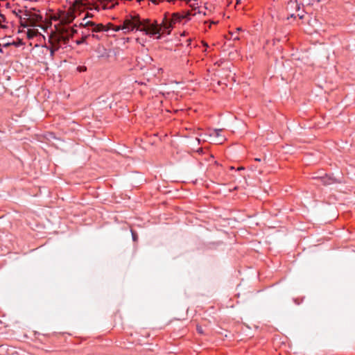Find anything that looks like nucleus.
<instances>
[{
	"mask_svg": "<svg viewBox=\"0 0 355 355\" xmlns=\"http://www.w3.org/2000/svg\"><path fill=\"white\" fill-rule=\"evenodd\" d=\"M85 7H86V5L83 2H82L80 0H76L74 1L73 8H74L75 10H80L82 8H85Z\"/></svg>",
	"mask_w": 355,
	"mask_h": 355,
	"instance_id": "nucleus-7",
	"label": "nucleus"
},
{
	"mask_svg": "<svg viewBox=\"0 0 355 355\" xmlns=\"http://www.w3.org/2000/svg\"><path fill=\"white\" fill-rule=\"evenodd\" d=\"M152 2L154 3H157V0H152Z\"/></svg>",
	"mask_w": 355,
	"mask_h": 355,
	"instance_id": "nucleus-17",
	"label": "nucleus"
},
{
	"mask_svg": "<svg viewBox=\"0 0 355 355\" xmlns=\"http://www.w3.org/2000/svg\"><path fill=\"white\" fill-rule=\"evenodd\" d=\"M255 160H256V161H257V162H260V161H261V159H259V158H256V159H255Z\"/></svg>",
	"mask_w": 355,
	"mask_h": 355,
	"instance_id": "nucleus-19",
	"label": "nucleus"
},
{
	"mask_svg": "<svg viewBox=\"0 0 355 355\" xmlns=\"http://www.w3.org/2000/svg\"><path fill=\"white\" fill-rule=\"evenodd\" d=\"M236 31L237 32L243 31V29L241 27H239V28H236Z\"/></svg>",
	"mask_w": 355,
	"mask_h": 355,
	"instance_id": "nucleus-15",
	"label": "nucleus"
},
{
	"mask_svg": "<svg viewBox=\"0 0 355 355\" xmlns=\"http://www.w3.org/2000/svg\"><path fill=\"white\" fill-rule=\"evenodd\" d=\"M58 40H55V42H51V46H46V48L47 49V50L49 51L50 52V55L52 57L53 56L55 52L56 51H58L60 48V46H58Z\"/></svg>",
	"mask_w": 355,
	"mask_h": 355,
	"instance_id": "nucleus-6",
	"label": "nucleus"
},
{
	"mask_svg": "<svg viewBox=\"0 0 355 355\" xmlns=\"http://www.w3.org/2000/svg\"><path fill=\"white\" fill-rule=\"evenodd\" d=\"M132 239H133L134 241H136L137 237H136L135 234L133 232H132Z\"/></svg>",
	"mask_w": 355,
	"mask_h": 355,
	"instance_id": "nucleus-12",
	"label": "nucleus"
},
{
	"mask_svg": "<svg viewBox=\"0 0 355 355\" xmlns=\"http://www.w3.org/2000/svg\"><path fill=\"white\" fill-rule=\"evenodd\" d=\"M295 7V8L298 10H300V4L297 3V1H290L288 3V7H291V8H293V7Z\"/></svg>",
	"mask_w": 355,
	"mask_h": 355,
	"instance_id": "nucleus-8",
	"label": "nucleus"
},
{
	"mask_svg": "<svg viewBox=\"0 0 355 355\" xmlns=\"http://www.w3.org/2000/svg\"><path fill=\"white\" fill-rule=\"evenodd\" d=\"M86 19H87V16H85L83 19V21L85 22L84 24L85 26H92L91 31L93 33L107 32L109 31V29L107 27L104 26L102 24H96L89 21H86Z\"/></svg>",
	"mask_w": 355,
	"mask_h": 355,
	"instance_id": "nucleus-4",
	"label": "nucleus"
},
{
	"mask_svg": "<svg viewBox=\"0 0 355 355\" xmlns=\"http://www.w3.org/2000/svg\"><path fill=\"white\" fill-rule=\"evenodd\" d=\"M192 0H187L188 2H191Z\"/></svg>",
	"mask_w": 355,
	"mask_h": 355,
	"instance_id": "nucleus-21",
	"label": "nucleus"
},
{
	"mask_svg": "<svg viewBox=\"0 0 355 355\" xmlns=\"http://www.w3.org/2000/svg\"><path fill=\"white\" fill-rule=\"evenodd\" d=\"M221 131V129L210 130L208 132L201 134L200 137L204 141L210 139L216 144H222L225 140V137L220 134Z\"/></svg>",
	"mask_w": 355,
	"mask_h": 355,
	"instance_id": "nucleus-2",
	"label": "nucleus"
},
{
	"mask_svg": "<svg viewBox=\"0 0 355 355\" xmlns=\"http://www.w3.org/2000/svg\"><path fill=\"white\" fill-rule=\"evenodd\" d=\"M137 23L135 22V15L130 16L126 18L122 26H117L113 28V31L115 32L123 31L124 33H128L130 32L135 31V27L137 26Z\"/></svg>",
	"mask_w": 355,
	"mask_h": 355,
	"instance_id": "nucleus-3",
	"label": "nucleus"
},
{
	"mask_svg": "<svg viewBox=\"0 0 355 355\" xmlns=\"http://www.w3.org/2000/svg\"><path fill=\"white\" fill-rule=\"evenodd\" d=\"M299 15V17H300V19H302V18H303V15H302V14H300V15Z\"/></svg>",
	"mask_w": 355,
	"mask_h": 355,
	"instance_id": "nucleus-18",
	"label": "nucleus"
},
{
	"mask_svg": "<svg viewBox=\"0 0 355 355\" xmlns=\"http://www.w3.org/2000/svg\"><path fill=\"white\" fill-rule=\"evenodd\" d=\"M197 330H198V331L200 334H202V330L201 327H198V328H197Z\"/></svg>",
	"mask_w": 355,
	"mask_h": 355,
	"instance_id": "nucleus-13",
	"label": "nucleus"
},
{
	"mask_svg": "<svg viewBox=\"0 0 355 355\" xmlns=\"http://www.w3.org/2000/svg\"><path fill=\"white\" fill-rule=\"evenodd\" d=\"M232 37L234 40H239V37L235 34V33H231Z\"/></svg>",
	"mask_w": 355,
	"mask_h": 355,
	"instance_id": "nucleus-9",
	"label": "nucleus"
},
{
	"mask_svg": "<svg viewBox=\"0 0 355 355\" xmlns=\"http://www.w3.org/2000/svg\"><path fill=\"white\" fill-rule=\"evenodd\" d=\"M92 36H93L94 37L97 38V39H100V36H99V35H94V34H93V35H92Z\"/></svg>",
	"mask_w": 355,
	"mask_h": 355,
	"instance_id": "nucleus-14",
	"label": "nucleus"
},
{
	"mask_svg": "<svg viewBox=\"0 0 355 355\" xmlns=\"http://www.w3.org/2000/svg\"><path fill=\"white\" fill-rule=\"evenodd\" d=\"M314 178H319L320 179L321 182L324 185H329L336 182V179L327 175V174H324L320 176L314 177Z\"/></svg>",
	"mask_w": 355,
	"mask_h": 355,
	"instance_id": "nucleus-5",
	"label": "nucleus"
},
{
	"mask_svg": "<svg viewBox=\"0 0 355 355\" xmlns=\"http://www.w3.org/2000/svg\"><path fill=\"white\" fill-rule=\"evenodd\" d=\"M186 17L184 15H181L179 13H173L171 17L165 15L162 23L158 24L156 21L150 22L148 19L141 20L138 15H135V22L137 26L135 27L136 31L144 33L146 35L154 36L156 35V39H161L160 32H166L170 34L173 26L177 23H181L182 19Z\"/></svg>",
	"mask_w": 355,
	"mask_h": 355,
	"instance_id": "nucleus-1",
	"label": "nucleus"
},
{
	"mask_svg": "<svg viewBox=\"0 0 355 355\" xmlns=\"http://www.w3.org/2000/svg\"><path fill=\"white\" fill-rule=\"evenodd\" d=\"M78 69H79V70H80V71H84V70L85 69H83L82 67H79Z\"/></svg>",
	"mask_w": 355,
	"mask_h": 355,
	"instance_id": "nucleus-16",
	"label": "nucleus"
},
{
	"mask_svg": "<svg viewBox=\"0 0 355 355\" xmlns=\"http://www.w3.org/2000/svg\"><path fill=\"white\" fill-rule=\"evenodd\" d=\"M304 3H306V5H310L312 3L311 0H304Z\"/></svg>",
	"mask_w": 355,
	"mask_h": 355,
	"instance_id": "nucleus-11",
	"label": "nucleus"
},
{
	"mask_svg": "<svg viewBox=\"0 0 355 355\" xmlns=\"http://www.w3.org/2000/svg\"><path fill=\"white\" fill-rule=\"evenodd\" d=\"M198 152H199V153H202V149L200 148V149L198 150Z\"/></svg>",
	"mask_w": 355,
	"mask_h": 355,
	"instance_id": "nucleus-20",
	"label": "nucleus"
},
{
	"mask_svg": "<svg viewBox=\"0 0 355 355\" xmlns=\"http://www.w3.org/2000/svg\"><path fill=\"white\" fill-rule=\"evenodd\" d=\"M87 37V35L84 36L82 40L76 41V44H80L84 42L85 38Z\"/></svg>",
	"mask_w": 355,
	"mask_h": 355,
	"instance_id": "nucleus-10",
	"label": "nucleus"
}]
</instances>
